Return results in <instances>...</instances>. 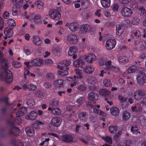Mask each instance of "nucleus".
<instances>
[{
    "mask_svg": "<svg viewBox=\"0 0 146 146\" xmlns=\"http://www.w3.org/2000/svg\"><path fill=\"white\" fill-rule=\"evenodd\" d=\"M26 109L24 107H21L18 110L16 113V116L17 117H20L23 115L27 112Z\"/></svg>",
    "mask_w": 146,
    "mask_h": 146,
    "instance_id": "21",
    "label": "nucleus"
},
{
    "mask_svg": "<svg viewBox=\"0 0 146 146\" xmlns=\"http://www.w3.org/2000/svg\"><path fill=\"white\" fill-rule=\"evenodd\" d=\"M25 130L26 133L28 136H31L34 135V130L32 127H27L26 128Z\"/></svg>",
    "mask_w": 146,
    "mask_h": 146,
    "instance_id": "25",
    "label": "nucleus"
},
{
    "mask_svg": "<svg viewBox=\"0 0 146 146\" xmlns=\"http://www.w3.org/2000/svg\"><path fill=\"white\" fill-rule=\"evenodd\" d=\"M12 64L15 67L18 68L20 67L21 66V63L17 61H13L12 62Z\"/></svg>",
    "mask_w": 146,
    "mask_h": 146,
    "instance_id": "57",
    "label": "nucleus"
},
{
    "mask_svg": "<svg viewBox=\"0 0 146 146\" xmlns=\"http://www.w3.org/2000/svg\"><path fill=\"white\" fill-rule=\"evenodd\" d=\"M111 60H110L108 61H106L105 64L106 65V67L109 70L110 69L111 67L112 66L111 65Z\"/></svg>",
    "mask_w": 146,
    "mask_h": 146,
    "instance_id": "60",
    "label": "nucleus"
},
{
    "mask_svg": "<svg viewBox=\"0 0 146 146\" xmlns=\"http://www.w3.org/2000/svg\"><path fill=\"white\" fill-rule=\"evenodd\" d=\"M131 21L133 25H137L138 24L139 19L137 17L134 16L132 18Z\"/></svg>",
    "mask_w": 146,
    "mask_h": 146,
    "instance_id": "48",
    "label": "nucleus"
},
{
    "mask_svg": "<svg viewBox=\"0 0 146 146\" xmlns=\"http://www.w3.org/2000/svg\"><path fill=\"white\" fill-rule=\"evenodd\" d=\"M61 11H58V9H54L51 11L49 16L52 19L58 20L61 17Z\"/></svg>",
    "mask_w": 146,
    "mask_h": 146,
    "instance_id": "4",
    "label": "nucleus"
},
{
    "mask_svg": "<svg viewBox=\"0 0 146 146\" xmlns=\"http://www.w3.org/2000/svg\"><path fill=\"white\" fill-rule=\"evenodd\" d=\"M125 27L123 25L117 24L116 26V34L118 36H120L123 32Z\"/></svg>",
    "mask_w": 146,
    "mask_h": 146,
    "instance_id": "15",
    "label": "nucleus"
},
{
    "mask_svg": "<svg viewBox=\"0 0 146 146\" xmlns=\"http://www.w3.org/2000/svg\"><path fill=\"white\" fill-rule=\"evenodd\" d=\"M84 63V61L81 59H78L74 62V65L76 67H78L83 65Z\"/></svg>",
    "mask_w": 146,
    "mask_h": 146,
    "instance_id": "31",
    "label": "nucleus"
},
{
    "mask_svg": "<svg viewBox=\"0 0 146 146\" xmlns=\"http://www.w3.org/2000/svg\"><path fill=\"white\" fill-rule=\"evenodd\" d=\"M85 102V99L84 97H81L77 99L76 101L78 106L80 107V106L83 105L84 104Z\"/></svg>",
    "mask_w": 146,
    "mask_h": 146,
    "instance_id": "34",
    "label": "nucleus"
},
{
    "mask_svg": "<svg viewBox=\"0 0 146 146\" xmlns=\"http://www.w3.org/2000/svg\"><path fill=\"white\" fill-rule=\"evenodd\" d=\"M91 27L90 26L87 24L83 25L81 26L80 30L81 34L86 35L90 31Z\"/></svg>",
    "mask_w": 146,
    "mask_h": 146,
    "instance_id": "11",
    "label": "nucleus"
},
{
    "mask_svg": "<svg viewBox=\"0 0 146 146\" xmlns=\"http://www.w3.org/2000/svg\"><path fill=\"white\" fill-rule=\"evenodd\" d=\"M59 28L58 33L59 34V36L61 35L64 33L66 29L61 26L59 27Z\"/></svg>",
    "mask_w": 146,
    "mask_h": 146,
    "instance_id": "56",
    "label": "nucleus"
},
{
    "mask_svg": "<svg viewBox=\"0 0 146 146\" xmlns=\"http://www.w3.org/2000/svg\"><path fill=\"white\" fill-rule=\"evenodd\" d=\"M118 100L120 103H123L125 102L127 100V98L121 95H119L118 97Z\"/></svg>",
    "mask_w": 146,
    "mask_h": 146,
    "instance_id": "43",
    "label": "nucleus"
},
{
    "mask_svg": "<svg viewBox=\"0 0 146 146\" xmlns=\"http://www.w3.org/2000/svg\"><path fill=\"white\" fill-rule=\"evenodd\" d=\"M137 62H135L134 65L129 67L127 70L129 73L134 72L137 70L140 72L138 74L137 77V81L138 83L140 85H143L145 83L146 80V76L143 73L145 71L144 68H141L138 66Z\"/></svg>",
    "mask_w": 146,
    "mask_h": 146,
    "instance_id": "2",
    "label": "nucleus"
},
{
    "mask_svg": "<svg viewBox=\"0 0 146 146\" xmlns=\"http://www.w3.org/2000/svg\"><path fill=\"white\" fill-rule=\"evenodd\" d=\"M50 140L49 138L45 139L42 142L39 144L40 146H43L44 145L45 146H47L49 143V141Z\"/></svg>",
    "mask_w": 146,
    "mask_h": 146,
    "instance_id": "51",
    "label": "nucleus"
},
{
    "mask_svg": "<svg viewBox=\"0 0 146 146\" xmlns=\"http://www.w3.org/2000/svg\"><path fill=\"white\" fill-rule=\"evenodd\" d=\"M131 35L132 36H141L140 32L136 30L133 31L131 32Z\"/></svg>",
    "mask_w": 146,
    "mask_h": 146,
    "instance_id": "53",
    "label": "nucleus"
},
{
    "mask_svg": "<svg viewBox=\"0 0 146 146\" xmlns=\"http://www.w3.org/2000/svg\"><path fill=\"white\" fill-rule=\"evenodd\" d=\"M84 71L89 74L92 73L94 70L93 67L90 65H87L84 67L83 69Z\"/></svg>",
    "mask_w": 146,
    "mask_h": 146,
    "instance_id": "27",
    "label": "nucleus"
},
{
    "mask_svg": "<svg viewBox=\"0 0 146 146\" xmlns=\"http://www.w3.org/2000/svg\"><path fill=\"white\" fill-rule=\"evenodd\" d=\"M37 116L36 112L35 111H31L29 114L25 116V118L27 120H34Z\"/></svg>",
    "mask_w": 146,
    "mask_h": 146,
    "instance_id": "16",
    "label": "nucleus"
},
{
    "mask_svg": "<svg viewBox=\"0 0 146 146\" xmlns=\"http://www.w3.org/2000/svg\"><path fill=\"white\" fill-rule=\"evenodd\" d=\"M61 112V110L58 108H53L52 112L55 114L59 115Z\"/></svg>",
    "mask_w": 146,
    "mask_h": 146,
    "instance_id": "50",
    "label": "nucleus"
},
{
    "mask_svg": "<svg viewBox=\"0 0 146 146\" xmlns=\"http://www.w3.org/2000/svg\"><path fill=\"white\" fill-rule=\"evenodd\" d=\"M9 124L12 127L9 130V134L10 135H17L19 134L20 133L19 129L18 128L14 126V123L12 121L9 122Z\"/></svg>",
    "mask_w": 146,
    "mask_h": 146,
    "instance_id": "6",
    "label": "nucleus"
},
{
    "mask_svg": "<svg viewBox=\"0 0 146 146\" xmlns=\"http://www.w3.org/2000/svg\"><path fill=\"white\" fill-rule=\"evenodd\" d=\"M102 6L104 8H108L111 4V0H100Z\"/></svg>",
    "mask_w": 146,
    "mask_h": 146,
    "instance_id": "30",
    "label": "nucleus"
},
{
    "mask_svg": "<svg viewBox=\"0 0 146 146\" xmlns=\"http://www.w3.org/2000/svg\"><path fill=\"white\" fill-rule=\"evenodd\" d=\"M43 62L42 59L37 58L31 60V64L33 66H39L42 64Z\"/></svg>",
    "mask_w": 146,
    "mask_h": 146,
    "instance_id": "17",
    "label": "nucleus"
},
{
    "mask_svg": "<svg viewBox=\"0 0 146 146\" xmlns=\"http://www.w3.org/2000/svg\"><path fill=\"white\" fill-rule=\"evenodd\" d=\"M132 8L136 10L138 7V3L135 1H133L131 5Z\"/></svg>",
    "mask_w": 146,
    "mask_h": 146,
    "instance_id": "58",
    "label": "nucleus"
},
{
    "mask_svg": "<svg viewBox=\"0 0 146 146\" xmlns=\"http://www.w3.org/2000/svg\"><path fill=\"white\" fill-rule=\"evenodd\" d=\"M133 133L134 135V136L136 138L140 137L141 135V134L140 132V130L137 131H135V132Z\"/></svg>",
    "mask_w": 146,
    "mask_h": 146,
    "instance_id": "61",
    "label": "nucleus"
},
{
    "mask_svg": "<svg viewBox=\"0 0 146 146\" xmlns=\"http://www.w3.org/2000/svg\"><path fill=\"white\" fill-rule=\"evenodd\" d=\"M110 94V92L106 89H101L99 91L100 95L104 96L106 98L109 96Z\"/></svg>",
    "mask_w": 146,
    "mask_h": 146,
    "instance_id": "23",
    "label": "nucleus"
},
{
    "mask_svg": "<svg viewBox=\"0 0 146 146\" xmlns=\"http://www.w3.org/2000/svg\"><path fill=\"white\" fill-rule=\"evenodd\" d=\"M146 95V90H137L134 93V97L136 100H139Z\"/></svg>",
    "mask_w": 146,
    "mask_h": 146,
    "instance_id": "7",
    "label": "nucleus"
},
{
    "mask_svg": "<svg viewBox=\"0 0 146 146\" xmlns=\"http://www.w3.org/2000/svg\"><path fill=\"white\" fill-rule=\"evenodd\" d=\"M121 13L123 16L126 17L131 16L133 13L131 9L127 7L123 8L121 10Z\"/></svg>",
    "mask_w": 146,
    "mask_h": 146,
    "instance_id": "8",
    "label": "nucleus"
},
{
    "mask_svg": "<svg viewBox=\"0 0 146 146\" xmlns=\"http://www.w3.org/2000/svg\"><path fill=\"white\" fill-rule=\"evenodd\" d=\"M35 4L37 5V8L39 9H42L43 7V3L40 1L36 2Z\"/></svg>",
    "mask_w": 146,
    "mask_h": 146,
    "instance_id": "49",
    "label": "nucleus"
},
{
    "mask_svg": "<svg viewBox=\"0 0 146 146\" xmlns=\"http://www.w3.org/2000/svg\"><path fill=\"white\" fill-rule=\"evenodd\" d=\"M70 64V62L69 60H66L60 61L58 66L60 69L58 71V73L61 76H65L68 74V71L66 70V68H64L65 66L69 65Z\"/></svg>",
    "mask_w": 146,
    "mask_h": 146,
    "instance_id": "3",
    "label": "nucleus"
},
{
    "mask_svg": "<svg viewBox=\"0 0 146 146\" xmlns=\"http://www.w3.org/2000/svg\"><path fill=\"white\" fill-rule=\"evenodd\" d=\"M26 103L28 106H33L35 104L34 100L32 98H30L27 100Z\"/></svg>",
    "mask_w": 146,
    "mask_h": 146,
    "instance_id": "45",
    "label": "nucleus"
},
{
    "mask_svg": "<svg viewBox=\"0 0 146 146\" xmlns=\"http://www.w3.org/2000/svg\"><path fill=\"white\" fill-rule=\"evenodd\" d=\"M77 37H67V40L69 42L72 44L74 43L77 41Z\"/></svg>",
    "mask_w": 146,
    "mask_h": 146,
    "instance_id": "44",
    "label": "nucleus"
},
{
    "mask_svg": "<svg viewBox=\"0 0 146 146\" xmlns=\"http://www.w3.org/2000/svg\"><path fill=\"white\" fill-rule=\"evenodd\" d=\"M26 89L25 90L26 91L28 90L30 91H33L35 90L37 88L36 86L32 84H30L28 85Z\"/></svg>",
    "mask_w": 146,
    "mask_h": 146,
    "instance_id": "38",
    "label": "nucleus"
},
{
    "mask_svg": "<svg viewBox=\"0 0 146 146\" xmlns=\"http://www.w3.org/2000/svg\"><path fill=\"white\" fill-rule=\"evenodd\" d=\"M107 60L105 58H102L100 60L99 64L100 65L102 66L105 65Z\"/></svg>",
    "mask_w": 146,
    "mask_h": 146,
    "instance_id": "62",
    "label": "nucleus"
},
{
    "mask_svg": "<svg viewBox=\"0 0 146 146\" xmlns=\"http://www.w3.org/2000/svg\"><path fill=\"white\" fill-rule=\"evenodd\" d=\"M103 83L104 86L107 87H109L112 85L111 81L108 79H105L104 80Z\"/></svg>",
    "mask_w": 146,
    "mask_h": 146,
    "instance_id": "42",
    "label": "nucleus"
},
{
    "mask_svg": "<svg viewBox=\"0 0 146 146\" xmlns=\"http://www.w3.org/2000/svg\"><path fill=\"white\" fill-rule=\"evenodd\" d=\"M111 70L114 71L118 72L119 70V68L117 66H112L111 67Z\"/></svg>",
    "mask_w": 146,
    "mask_h": 146,
    "instance_id": "64",
    "label": "nucleus"
},
{
    "mask_svg": "<svg viewBox=\"0 0 146 146\" xmlns=\"http://www.w3.org/2000/svg\"><path fill=\"white\" fill-rule=\"evenodd\" d=\"M62 119L59 117H53L51 119L50 124L55 127H59L61 123Z\"/></svg>",
    "mask_w": 146,
    "mask_h": 146,
    "instance_id": "10",
    "label": "nucleus"
},
{
    "mask_svg": "<svg viewBox=\"0 0 146 146\" xmlns=\"http://www.w3.org/2000/svg\"><path fill=\"white\" fill-rule=\"evenodd\" d=\"M44 123L41 121H36L33 125V127L35 129H38L40 127H43Z\"/></svg>",
    "mask_w": 146,
    "mask_h": 146,
    "instance_id": "35",
    "label": "nucleus"
},
{
    "mask_svg": "<svg viewBox=\"0 0 146 146\" xmlns=\"http://www.w3.org/2000/svg\"><path fill=\"white\" fill-rule=\"evenodd\" d=\"M78 51L77 48L74 46H71L70 47L68 51V55L70 56H72V58L75 59L77 57V55L76 53Z\"/></svg>",
    "mask_w": 146,
    "mask_h": 146,
    "instance_id": "12",
    "label": "nucleus"
},
{
    "mask_svg": "<svg viewBox=\"0 0 146 146\" xmlns=\"http://www.w3.org/2000/svg\"><path fill=\"white\" fill-rule=\"evenodd\" d=\"M32 40L33 42L39 45L41 43L39 37H33Z\"/></svg>",
    "mask_w": 146,
    "mask_h": 146,
    "instance_id": "46",
    "label": "nucleus"
},
{
    "mask_svg": "<svg viewBox=\"0 0 146 146\" xmlns=\"http://www.w3.org/2000/svg\"><path fill=\"white\" fill-rule=\"evenodd\" d=\"M130 113L129 111L126 110L123 111L122 113L123 119L125 121L129 119L130 117Z\"/></svg>",
    "mask_w": 146,
    "mask_h": 146,
    "instance_id": "32",
    "label": "nucleus"
},
{
    "mask_svg": "<svg viewBox=\"0 0 146 146\" xmlns=\"http://www.w3.org/2000/svg\"><path fill=\"white\" fill-rule=\"evenodd\" d=\"M131 143L132 141L130 139L125 140L124 142V144L125 146H130Z\"/></svg>",
    "mask_w": 146,
    "mask_h": 146,
    "instance_id": "59",
    "label": "nucleus"
},
{
    "mask_svg": "<svg viewBox=\"0 0 146 146\" xmlns=\"http://www.w3.org/2000/svg\"><path fill=\"white\" fill-rule=\"evenodd\" d=\"M77 88L79 90L83 91L86 90V86L83 84H80L77 86Z\"/></svg>",
    "mask_w": 146,
    "mask_h": 146,
    "instance_id": "54",
    "label": "nucleus"
},
{
    "mask_svg": "<svg viewBox=\"0 0 146 146\" xmlns=\"http://www.w3.org/2000/svg\"><path fill=\"white\" fill-rule=\"evenodd\" d=\"M28 82V80H23L20 82V85L22 86L23 89L25 90L27 88V87L28 85L27 84Z\"/></svg>",
    "mask_w": 146,
    "mask_h": 146,
    "instance_id": "40",
    "label": "nucleus"
},
{
    "mask_svg": "<svg viewBox=\"0 0 146 146\" xmlns=\"http://www.w3.org/2000/svg\"><path fill=\"white\" fill-rule=\"evenodd\" d=\"M104 140L109 144L111 145L112 143V140L110 137L106 136L104 138Z\"/></svg>",
    "mask_w": 146,
    "mask_h": 146,
    "instance_id": "55",
    "label": "nucleus"
},
{
    "mask_svg": "<svg viewBox=\"0 0 146 146\" xmlns=\"http://www.w3.org/2000/svg\"><path fill=\"white\" fill-rule=\"evenodd\" d=\"M63 81L62 80H56L55 82V85L58 87H61L63 86Z\"/></svg>",
    "mask_w": 146,
    "mask_h": 146,
    "instance_id": "47",
    "label": "nucleus"
},
{
    "mask_svg": "<svg viewBox=\"0 0 146 146\" xmlns=\"http://www.w3.org/2000/svg\"><path fill=\"white\" fill-rule=\"evenodd\" d=\"M69 28L71 31L75 32L78 29V24L75 23H72L69 25Z\"/></svg>",
    "mask_w": 146,
    "mask_h": 146,
    "instance_id": "26",
    "label": "nucleus"
},
{
    "mask_svg": "<svg viewBox=\"0 0 146 146\" xmlns=\"http://www.w3.org/2000/svg\"><path fill=\"white\" fill-rule=\"evenodd\" d=\"M137 119L138 122L141 123L143 124L146 123V117L143 115H139Z\"/></svg>",
    "mask_w": 146,
    "mask_h": 146,
    "instance_id": "37",
    "label": "nucleus"
},
{
    "mask_svg": "<svg viewBox=\"0 0 146 146\" xmlns=\"http://www.w3.org/2000/svg\"><path fill=\"white\" fill-rule=\"evenodd\" d=\"M73 137L70 135L65 134L62 135V141L66 143H70L73 141Z\"/></svg>",
    "mask_w": 146,
    "mask_h": 146,
    "instance_id": "13",
    "label": "nucleus"
},
{
    "mask_svg": "<svg viewBox=\"0 0 146 146\" xmlns=\"http://www.w3.org/2000/svg\"><path fill=\"white\" fill-rule=\"evenodd\" d=\"M117 127L116 126H110L108 128V130L112 134L115 133L117 131Z\"/></svg>",
    "mask_w": 146,
    "mask_h": 146,
    "instance_id": "39",
    "label": "nucleus"
},
{
    "mask_svg": "<svg viewBox=\"0 0 146 146\" xmlns=\"http://www.w3.org/2000/svg\"><path fill=\"white\" fill-rule=\"evenodd\" d=\"M3 55L0 52V60L2 68L4 71L0 74V78H2L6 82L9 83L13 80V77L12 72L7 69L8 60L5 58H2Z\"/></svg>",
    "mask_w": 146,
    "mask_h": 146,
    "instance_id": "1",
    "label": "nucleus"
},
{
    "mask_svg": "<svg viewBox=\"0 0 146 146\" xmlns=\"http://www.w3.org/2000/svg\"><path fill=\"white\" fill-rule=\"evenodd\" d=\"M139 11H141V12L140 14V15L141 16L143 15L146 12V11L145 9V8L143 7H140L139 9Z\"/></svg>",
    "mask_w": 146,
    "mask_h": 146,
    "instance_id": "63",
    "label": "nucleus"
},
{
    "mask_svg": "<svg viewBox=\"0 0 146 146\" xmlns=\"http://www.w3.org/2000/svg\"><path fill=\"white\" fill-rule=\"evenodd\" d=\"M133 80L131 78L127 77L126 78L127 84L129 87H132L133 85Z\"/></svg>",
    "mask_w": 146,
    "mask_h": 146,
    "instance_id": "52",
    "label": "nucleus"
},
{
    "mask_svg": "<svg viewBox=\"0 0 146 146\" xmlns=\"http://www.w3.org/2000/svg\"><path fill=\"white\" fill-rule=\"evenodd\" d=\"M4 33L6 36H11L13 34V30L10 27L6 28L4 30Z\"/></svg>",
    "mask_w": 146,
    "mask_h": 146,
    "instance_id": "22",
    "label": "nucleus"
},
{
    "mask_svg": "<svg viewBox=\"0 0 146 146\" xmlns=\"http://www.w3.org/2000/svg\"><path fill=\"white\" fill-rule=\"evenodd\" d=\"M20 11H18V9L16 8V6H13L12 9V14L13 16L17 15L20 13Z\"/></svg>",
    "mask_w": 146,
    "mask_h": 146,
    "instance_id": "41",
    "label": "nucleus"
},
{
    "mask_svg": "<svg viewBox=\"0 0 146 146\" xmlns=\"http://www.w3.org/2000/svg\"><path fill=\"white\" fill-rule=\"evenodd\" d=\"M78 117L82 122H86L87 120L88 115L86 112H82L78 114Z\"/></svg>",
    "mask_w": 146,
    "mask_h": 146,
    "instance_id": "19",
    "label": "nucleus"
},
{
    "mask_svg": "<svg viewBox=\"0 0 146 146\" xmlns=\"http://www.w3.org/2000/svg\"><path fill=\"white\" fill-rule=\"evenodd\" d=\"M96 58V56L93 54H88L85 57L86 61L90 63L94 61Z\"/></svg>",
    "mask_w": 146,
    "mask_h": 146,
    "instance_id": "18",
    "label": "nucleus"
},
{
    "mask_svg": "<svg viewBox=\"0 0 146 146\" xmlns=\"http://www.w3.org/2000/svg\"><path fill=\"white\" fill-rule=\"evenodd\" d=\"M110 112L111 114L113 116H117L119 114V110L117 107H114L111 108Z\"/></svg>",
    "mask_w": 146,
    "mask_h": 146,
    "instance_id": "24",
    "label": "nucleus"
},
{
    "mask_svg": "<svg viewBox=\"0 0 146 146\" xmlns=\"http://www.w3.org/2000/svg\"><path fill=\"white\" fill-rule=\"evenodd\" d=\"M31 48V46L29 45H25L23 46L24 52L27 55H29L32 53Z\"/></svg>",
    "mask_w": 146,
    "mask_h": 146,
    "instance_id": "29",
    "label": "nucleus"
},
{
    "mask_svg": "<svg viewBox=\"0 0 146 146\" xmlns=\"http://www.w3.org/2000/svg\"><path fill=\"white\" fill-rule=\"evenodd\" d=\"M119 61L120 63L125 64L128 61V59L126 56H120L119 58Z\"/></svg>",
    "mask_w": 146,
    "mask_h": 146,
    "instance_id": "36",
    "label": "nucleus"
},
{
    "mask_svg": "<svg viewBox=\"0 0 146 146\" xmlns=\"http://www.w3.org/2000/svg\"><path fill=\"white\" fill-rule=\"evenodd\" d=\"M35 93V96L38 98H39L42 99H44L46 97V95L42 90H38L36 91Z\"/></svg>",
    "mask_w": 146,
    "mask_h": 146,
    "instance_id": "20",
    "label": "nucleus"
},
{
    "mask_svg": "<svg viewBox=\"0 0 146 146\" xmlns=\"http://www.w3.org/2000/svg\"><path fill=\"white\" fill-rule=\"evenodd\" d=\"M97 79L95 77H88L86 80V81L88 84H94L96 83Z\"/></svg>",
    "mask_w": 146,
    "mask_h": 146,
    "instance_id": "33",
    "label": "nucleus"
},
{
    "mask_svg": "<svg viewBox=\"0 0 146 146\" xmlns=\"http://www.w3.org/2000/svg\"><path fill=\"white\" fill-rule=\"evenodd\" d=\"M26 18L30 21L37 23H39L41 21L40 16L34 13L31 14L29 15L26 16Z\"/></svg>",
    "mask_w": 146,
    "mask_h": 146,
    "instance_id": "9",
    "label": "nucleus"
},
{
    "mask_svg": "<svg viewBox=\"0 0 146 146\" xmlns=\"http://www.w3.org/2000/svg\"><path fill=\"white\" fill-rule=\"evenodd\" d=\"M75 70L76 75L74 76V79H75L76 80L78 79H81L83 77L82 71L78 69H76Z\"/></svg>",
    "mask_w": 146,
    "mask_h": 146,
    "instance_id": "28",
    "label": "nucleus"
},
{
    "mask_svg": "<svg viewBox=\"0 0 146 146\" xmlns=\"http://www.w3.org/2000/svg\"><path fill=\"white\" fill-rule=\"evenodd\" d=\"M116 44V41L115 39H109L106 41L105 47L108 50H111L115 47Z\"/></svg>",
    "mask_w": 146,
    "mask_h": 146,
    "instance_id": "5",
    "label": "nucleus"
},
{
    "mask_svg": "<svg viewBox=\"0 0 146 146\" xmlns=\"http://www.w3.org/2000/svg\"><path fill=\"white\" fill-rule=\"evenodd\" d=\"M99 95L94 92H91L89 93L88 96V98L90 100L95 101L97 100L98 98Z\"/></svg>",
    "mask_w": 146,
    "mask_h": 146,
    "instance_id": "14",
    "label": "nucleus"
}]
</instances>
